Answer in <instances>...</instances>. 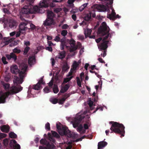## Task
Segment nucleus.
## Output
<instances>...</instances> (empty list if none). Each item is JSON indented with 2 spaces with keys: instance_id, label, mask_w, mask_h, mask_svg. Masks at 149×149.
<instances>
[{
  "instance_id": "1",
  "label": "nucleus",
  "mask_w": 149,
  "mask_h": 149,
  "mask_svg": "<svg viewBox=\"0 0 149 149\" xmlns=\"http://www.w3.org/2000/svg\"><path fill=\"white\" fill-rule=\"evenodd\" d=\"M13 81L14 85L10 88L9 91L3 93L0 96V103H4L6 102V98L10 95H13L19 92V77L15 76Z\"/></svg>"
},
{
  "instance_id": "2",
  "label": "nucleus",
  "mask_w": 149,
  "mask_h": 149,
  "mask_svg": "<svg viewBox=\"0 0 149 149\" xmlns=\"http://www.w3.org/2000/svg\"><path fill=\"white\" fill-rule=\"evenodd\" d=\"M109 124H112L110 128L111 132V133L114 132L116 134H118L120 135V137L124 136L125 133V127L122 123H117L116 122H109Z\"/></svg>"
},
{
  "instance_id": "3",
  "label": "nucleus",
  "mask_w": 149,
  "mask_h": 149,
  "mask_svg": "<svg viewBox=\"0 0 149 149\" xmlns=\"http://www.w3.org/2000/svg\"><path fill=\"white\" fill-rule=\"evenodd\" d=\"M28 68L27 62L24 61L20 64L19 61V92L23 89V87H21L20 84L22 83L24 81V79L26 75V72Z\"/></svg>"
},
{
  "instance_id": "4",
  "label": "nucleus",
  "mask_w": 149,
  "mask_h": 149,
  "mask_svg": "<svg viewBox=\"0 0 149 149\" xmlns=\"http://www.w3.org/2000/svg\"><path fill=\"white\" fill-rule=\"evenodd\" d=\"M29 3L28 5H25L22 9V14H28L29 13H35L39 11V8L38 6H33L32 5L34 1V0H27Z\"/></svg>"
},
{
  "instance_id": "5",
  "label": "nucleus",
  "mask_w": 149,
  "mask_h": 149,
  "mask_svg": "<svg viewBox=\"0 0 149 149\" xmlns=\"http://www.w3.org/2000/svg\"><path fill=\"white\" fill-rule=\"evenodd\" d=\"M19 18L22 22H20L19 24V36L20 35L21 33H24L27 29H34L36 28V26L33 24L28 23L27 21L23 17L22 15H21Z\"/></svg>"
},
{
  "instance_id": "6",
  "label": "nucleus",
  "mask_w": 149,
  "mask_h": 149,
  "mask_svg": "<svg viewBox=\"0 0 149 149\" xmlns=\"http://www.w3.org/2000/svg\"><path fill=\"white\" fill-rule=\"evenodd\" d=\"M109 31L110 29L108 26H107L106 22H103L98 29V32L99 34H101L102 36L106 35L104 37L102 41H106V40L109 36Z\"/></svg>"
},
{
  "instance_id": "7",
  "label": "nucleus",
  "mask_w": 149,
  "mask_h": 149,
  "mask_svg": "<svg viewBox=\"0 0 149 149\" xmlns=\"http://www.w3.org/2000/svg\"><path fill=\"white\" fill-rule=\"evenodd\" d=\"M85 118L84 114H81L80 113H78L76 115L75 118H74V120L73 124V126L74 127H78L77 130L78 132H81L83 128V126L82 124H80L81 120L83 118ZM79 125V126L78 125Z\"/></svg>"
},
{
  "instance_id": "8",
  "label": "nucleus",
  "mask_w": 149,
  "mask_h": 149,
  "mask_svg": "<svg viewBox=\"0 0 149 149\" xmlns=\"http://www.w3.org/2000/svg\"><path fill=\"white\" fill-rule=\"evenodd\" d=\"M55 17L54 13L51 11H48L47 12V18L44 22L43 24L45 26H53L56 22L54 19Z\"/></svg>"
},
{
  "instance_id": "9",
  "label": "nucleus",
  "mask_w": 149,
  "mask_h": 149,
  "mask_svg": "<svg viewBox=\"0 0 149 149\" xmlns=\"http://www.w3.org/2000/svg\"><path fill=\"white\" fill-rule=\"evenodd\" d=\"M56 127L58 129L59 134L61 135H65L68 137L74 138L75 135L72 134L71 131L69 130L68 128L66 126H62V127L60 125H56Z\"/></svg>"
},
{
  "instance_id": "10",
  "label": "nucleus",
  "mask_w": 149,
  "mask_h": 149,
  "mask_svg": "<svg viewBox=\"0 0 149 149\" xmlns=\"http://www.w3.org/2000/svg\"><path fill=\"white\" fill-rule=\"evenodd\" d=\"M44 84V83L42 79H41L38 81L36 84L33 85L32 87V86L30 85L29 87V90L28 91V93L31 92V89L32 88L37 90H39L40 89L41 86V84Z\"/></svg>"
},
{
  "instance_id": "11",
  "label": "nucleus",
  "mask_w": 149,
  "mask_h": 149,
  "mask_svg": "<svg viewBox=\"0 0 149 149\" xmlns=\"http://www.w3.org/2000/svg\"><path fill=\"white\" fill-rule=\"evenodd\" d=\"M69 43L71 45V48L69 49L70 53L73 52L75 50H77L78 48V46L76 45V41L73 38H71L69 41Z\"/></svg>"
},
{
  "instance_id": "12",
  "label": "nucleus",
  "mask_w": 149,
  "mask_h": 149,
  "mask_svg": "<svg viewBox=\"0 0 149 149\" xmlns=\"http://www.w3.org/2000/svg\"><path fill=\"white\" fill-rule=\"evenodd\" d=\"M95 8L100 12H105L107 10V7L102 4H96L94 6Z\"/></svg>"
},
{
  "instance_id": "13",
  "label": "nucleus",
  "mask_w": 149,
  "mask_h": 149,
  "mask_svg": "<svg viewBox=\"0 0 149 149\" xmlns=\"http://www.w3.org/2000/svg\"><path fill=\"white\" fill-rule=\"evenodd\" d=\"M5 56L8 60L12 59L14 61H15L17 59V56L13 52L11 53L10 54H6Z\"/></svg>"
},
{
  "instance_id": "14",
  "label": "nucleus",
  "mask_w": 149,
  "mask_h": 149,
  "mask_svg": "<svg viewBox=\"0 0 149 149\" xmlns=\"http://www.w3.org/2000/svg\"><path fill=\"white\" fill-rule=\"evenodd\" d=\"M103 42L102 43L100 46H99V48L100 50H105L107 48L108 46V44L109 41H102Z\"/></svg>"
},
{
  "instance_id": "15",
  "label": "nucleus",
  "mask_w": 149,
  "mask_h": 149,
  "mask_svg": "<svg viewBox=\"0 0 149 149\" xmlns=\"http://www.w3.org/2000/svg\"><path fill=\"white\" fill-rule=\"evenodd\" d=\"M9 144L10 146L13 147L14 149H19V144L17 143L15 140L13 139L11 140Z\"/></svg>"
},
{
  "instance_id": "16",
  "label": "nucleus",
  "mask_w": 149,
  "mask_h": 149,
  "mask_svg": "<svg viewBox=\"0 0 149 149\" xmlns=\"http://www.w3.org/2000/svg\"><path fill=\"white\" fill-rule=\"evenodd\" d=\"M10 70L13 74H17L19 73V69L17 65H14L12 66L10 68Z\"/></svg>"
},
{
  "instance_id": "17",
  "label": "nucleus",
  "mask_w": 149,
  "mask_h": 149,
  "mask_svg": "<svg viewBox=\"0 0 149 149\" xmlns=\"http://www.w3.org/2000/svg\"><path fill=\"white\" fill-rule=\"evenodd\" d=\"M66 56V52L65 51H61L58 54L56 57V59L57 58H60L63 60Z\"/></svg>"
},
{
  "instance_id": "18",
  "label": "nucleus",
  "mask_w": 149,
  "mask_h": 149,
  "mask_svg": "<svg viewBox=\"0 0 149 149\" xmlns=\"http://www.w3.org/2000/svg\"><path fill=\"white\" fill-rule=\"evenodd\" d=\"M49 1V0H43L41 3H39V5L41 7H47L48 6Z\"/></svg>"
},
{
  "instance_id": "19",
  "label": "nucleus",
  "mask_w": 149,
  "mask_h": 149,
  "mask_svg": "<svg viewBox=\"0 0 149 149\" xmlns=\"http://www.w3.org/2000/svg\"><path fill=\"white\" fill-rule=\"evenodd\" d=\"M91 32L92 30L90 29L86 28L84 29V33L86 38H87L88 36L90 38Z\"/></svg>"
},
{
  "instance_id": "20",
  "label": "nucleus",
  "mask_w": 149,
  "mask_h": 149,
  "mask_svg": "<svg viewBox=\"0 0 149 149\" xmlns=\"http://www.w3.org/2000/svg\"><path fill=\"white\" fill-rule=\"evenodd\" d=\"M0 128L2 132L7 133L9 131L10 127L9 126L3 125L0 127Z\"/></svg>"
},
{
  "instance_id": "21",
  "label": "nucleus",
  "mask_w": 149,
  "mask_h": 149,
  "mask_svg": "<svg viewBox=\"0 0 149 149\" xmlns=\"http://www.w3.org/2000/svg\"><path fill=\"white\" fill-rule=\"evenodd\" d=\"M116 16V13L115 12L113 9L112 10V12L111 14H109L107 16V18H109L111 19L114 20L115 19Z\"/></svg>"
},
{
  "instance_id": "22",
  "label": "nucleus",
  "mask_w": 149,
  "mask_h": 149,
  "mask_svg": "<svg viewBox=\"0 0 149 149\" xmlns=\"http://www.w3.org/2000/svg\"><path fill=\"white\" fill-rule=\"evenodd\" d=\"M107 144V142L105 141L99 142L98 144V149H101Z\"/></svg>"
},
{
  "instance_id": "23",
  "label": "nucleus",
  "mask_w": 149,
  "mask_h": 149,
  "mask_svg": "<svg viewBox=\"0 0 149 149\" xmlns=\"http://www.w3.org/2000/svg\"><path fill=\"white\" fill-rule=\"evenodd\" d=\"M17 23L16 21L13 20L11 19L9 23V26L11 28H16Z\"/></svg>"
},
{
  "instance_id": "24",
  "label": "nucleus",
  "mask_w": 149,
  "mask_h": 149,
  "mask_svg": "<svg viewBox=\"0 0 149 149\" xmlns=\"http://www.w3.org/2000/svg\"><path fill=\"white\" fill-rule=\"evenodd\" d=\"M36 61V59L35 56H29L28 58V62L30 65H32L34 63V62Z\"/></svg>"
},
{
  "instance_id": "25",
  "label": "nucleus",
  "mask_w": 149,
  "mask_h": 149,
  "mask_svg": "<svg viewBox=\"0 0 149 149\" xmlns=\"http://www.w3.org/2000/svg\"><path fill=\"white\" fill-rule=\"evenodd\" d=\"M70 67L69 66L67 63H64V65H63L62 68V72H65V71H67Z\"/></svg>"
},
{
  "instance_id": "26",
  "label": "nucleus",
  "mask_w": 149,
  "mask_h": 149,
  "mask_svg": "<svg viewBox=\"0 0 149 149\" xmlns=\"http://www.w3.org/2000/svg\"><path fill=\"white\" fill-rule=\"evenodd\" d=\"M79 66V63L77 62V61H74L72 65V68L71 69L73 70H76L77 67Z\"/></svg>"
},
{
  "instance_id": "27",
  "label": "nucleus",
  "mask_w": 149,
  "mask_h": 149,
  "mask_svg": "<svg viewBox=\"0 0 149 149\" xmlns=\"http://www.w3.org/2000/svg\"><path fill=\"white\" fill-rule=\"evenodd\" d=\"M53 91L54 93H57L59 91L57 85H54V86L53 88Z\"/></svg>"
},
{
  "instance_id": "28",
  "label": "nucleus",
  "mask_w": 149,
  "mask_h": 149,
  "mask_svg": "<svg viewBox=\"0 0 149 149\" xmlns=\"http://www.w3.org/2000/svg\"><path fill=\"white\" fill-rule=\"evenodd\" d=\"M30 47H26L23 51V54L24 55H26L29 50L30 49Z\"/></svg>"
},
{
  "instance_id": "29",
  "label": "nucleus",
  "mask_w": 149,
  "mask_h": 149,
  "mask_svg": "<svg viewBox=\"0 0 149 149\" xmlns=\"http://www.w3.org/2000/svg\"><path fill=\"white\" fill-rule=\"evenodd\" d=\"M9 136L11 138H15L17 136V135L12 132H11L9 133Z\"/></svg>"
},
{
  "instance_id": "30",
  "label": "nucleus",
  "mask_w": 149,
  "mask_h": 149,
  "mask_svg": "<svg viewBox=\"0 0 149 149\" xmlns=\"http://www.w3.org/2000/svg\"><path fill=\"white\" fill-rule=\"evenodd\" d=\"M87 3H85L84 4H83V5H81V6L79 8V10L80 11H81V12L82 11V10H84V8H85V7L87 6Z\"/></svg>"
},
{
  "instance_id": "31",
  "label": "nucleus",
  "mask_w": 149,
  "mask_h": 149,
  "mask_svg": "<svg viewBox=\"0 0 149 149\" xmlns=\"http://www.w3.org/2000/svg\"><path fill=\"white\" fill-rule=\"evenodd\" d=\"M52 134V136L54 137H56L57 138H59V137L60 136L56 132H55V131H53L52 130L51 131Z\"/></svg>"
},
{
  "instance_id": "32",
  "label": "nucleus",
  "mask_w": 149,
  "mask_h": 149,
  "mask_svg": "<svg viewBox=\"0 0 149 149\" xmlns=\"http://www.w3.org/2000/svg\"><path fill=\"white\" fill-rule=\"evenodd\" d=\"M50 101L53 104H56L58 102V100L56 98H53L50 99Z\"/></svg>"
},
{
  "instance_id": "33",
  "label": "nucleus",
  "mask_w": 149,
  "mask_h": 149,
  "mask_svg": "<svg viewBox=\"0 0 149 149\" xmlns=\"http://www.w3.org/2000/svg\"><path fill=\"white\" fill-rule=\"evenodd\" d=\"M91 18V12L89 14H88L84 18V19L86 20H89Z\"/></svg>"
},
{
  "instance_id": "34",
  "label": "nucleus",
  "mask_w": 149,
  "mask_h": 149,
  "mask_svg": "<svg viewBox=\"0 0 149 149\" xmlns=\"http://www.w3.org/2000/svg\"><path fill=\"white\" fill-rule=\"evenodd\" d=\"M3 86L5 90L7 91L9 89L10 84H8L5 83L3 84Z\"/></svg>"
},
{
  "instance_id": "35",
  "label": "nucleus",
  "mask_w": 149,
  "mask_h": 149,
  "mask_svg": "<svg viewBox=\"0 0 149 149\" xmlns=\"http://www.w3.org/2000/svg\"><path fill=\"white\" fill-rule=\"evenodd\" d=\"M65 46L67 47L68 46H66V42H61L60 48L61 50H64Z\"/></svg>"
},
{
  "instance_id": "36",
  "label": "nucleus",
  "mask_w": 149,
  "mask_h": 149,
  "mask_svg": "<svg viewBox=\"0 0 149 149\" xmlns=\"http://www.w3.org/2000/svg\"><path fill=\"white\" fill-rule=\"evenodd\" d=\"M76 79L77 85L79 86V87H81V82L80 78L79 77H76Z\"/></svg>"
},
{
  "instance_id": "37",
  "label": "nucleus",
  "mask_w": 149,
  "mask_h": 149,
  "mask_svg": "<svg viewBox=\"0 0 149 149\" xmlns=\"http://www.w3.org/2000/svg\"><path fill=\"white\" fill-rule=\"evenodd\" d=\"M8 39L9 38L5 37L4 38L3 40H4V41L3 42V43H4L5 45H7L10 42L8 40Z\"/></svg>"
},
{
  "instance_id": "38",
  "label": "nucleus",
  "mask_w": 149,
  "mask_h": 149,
  "mask_svg": "<svg viewBox=\"0 0 149 149\" xmlns=\"http://www.w3.org/2000/svg\"><path fill=\"white\" fill-rule=\"evenodd\" d=\"M68 33V32L67 30H63L61 31V35L65 37V36L67 35Z\"/></svg>"
},
{
  "instance_id": "39",
  "label": "nucleus",
  "mask_w": 149,
  "mask_h": 149,
  "mask_svg": "<svg viewBox=\"0 0 149 149\" xmlns=\"http://www.w3.org/2000/svg\"><path fill=\"white\" fill-rule=\"evenodd\" d=\"M48 135H49L50 138V141H52L53 143H55L56 141V140H55V139L53 137V136H52V135L50 133H48Z\"/></svg>"
},
{
  "instance_id": "40",
  "label": "nucleus",
  "mask_w": 149,
  "mask_h": 149,
  "mask_svg": "<svg viewBox=\"0 0 149 149\" xmlns=\"http://www.w3.org/2000/svg\"><path fill=\"white\" fill-rule=\"evenodd\" d=\"M66 99V98L63 97L61 98V99H60L58 103H59V104H63L65 101Z\"/></svg>"
},
{
  "instance_id": "41",
  "label": "nucleus",
  "mask_w": 149,
  "mask_h": 149,
  "mask_svg": "<svg viewBox=\"0 0 149 149\" xmlns=\"http://www.w3.org/2000/svg\"><path fill=\"white\" fill-rule=\"evenodd\" d=\"M3 11L5 14H10L11 13L10 11L8 10V9L7 8H3Z\"/></svg>"
},
{
  "instance_id": "42",
  "label": "nucleus",
  "mask_w": 149,
  "mask_h": 149,
  "mask_svg": "<svg viewBox=\"0 0 149 149\" xmlns=\"http://www.w3.org/2000/svg\"><path fill=\"white\" fill-rule=\"evenodd\" d=\"M43 90L44 91V92L45 93H49L50 92V88H49L48 87H46L44 88Z\"/></svg>"
},
{
  "instance_id": "43",
  "label": "nucleus",
  "mask_w": 149,
  "mask_h": 149,
  "mask_svg": "<svg viewBox=\"0 0 149 149\" xmlns=\"http://www.w3.org/2000/svg\"><path fill=\"white\" fill-rule=\"evenodd\" d=\"M69 87H70V84H68H68H66L64 86V92H66V91H67V90H68V88H69Z\"/></svg>"
},
{
  "instance_id": "44",
  "label": "nucleus",
  "mask_w": 149,
  "mask_h": 149,
  "mask_svg": "<svg viewBox=\"0 0 149 149\" xmlns=\"http://www.w3.org/2000/svg\"><path fill=\"white\" fill-rule=\"evenodd\" d=\"M88 104L89 105V106L90 107L91 109V110H92L93 109V101H92L91 100L88 103Z\"/></svg>"
},
{
  "instance_id": "45",
  "label": "nucleus",
  "mask_w": 149,
  "mask_h": 149,
  "mask_svg": "<svg viewBox=\"0 0 149 149\" xmlns=\"http://www.w3.org/2000/svg\"><path fill=\"white\" fill-rule=\"evenodd\" d=\"M72 77H68V78H65L64 80L63 83H67L69 81H70Z\"/></svg>"
},
{
  "instance_id": "46",
  "label": "nucleus",
  "mask_w": 149,
  "mask_h": 149,
  "mask_svg": "<svg viewBox=\"0 0 149 149\" xmlns=\"http://www.w3.org/2000/svg\"><path fill=\"white\" fill-rule=\"evenodd\" d=\"M6 58L4 56H3L1 58L2 61L4 64H6L8 63V62L6 61Z\"/></svg>"
},
{
  "instance_id": "47",
  "label": "nucleus",
  "mask_w": 149,
  "mask_h": 149,
  "mask_svg": "<svg viewBox=\"0 0 149 149\" xmlns=\"http://www.w3.org/2000/svg\"><path fill=\"white\" fill-rule=\"evenodd\" d=\"M60 35L56 36L54 38V40L56 42H60L61 38L59 36Z\"/></svg>"
},
{
  "instance_id": "48",
  "label": "nucleus",
  "mask_w": 149,
  "mask_h": 149,
  "mask_svg": "<svg viewBox=\"0 0 149 149\" xmlns=\"http://www.w3.org/2000/svg\"><path fill=\"white\" fill-rule=\"evenodd\" d=\"M45 128L46 129L49 130L50 129V124L49 123H47L45 125Z\"/></svg>"
},
{
  "instance_id": "49",
  "label": "nucleus",
  "mask_w": 149,
  "mask_h": 149,
  "mask_svg": "<svg viewBox=\"0 0 149 149\" xmlns=\"http://www.w3.org/2000/svg\"><path fill=\"white\" fill-rule=\"evenodd\" d=\"M106 52H107V49L104 50V52H103V53L102 52V53L100 54V55H99V56H101V55H102L103 57H105V56H106V55H107Z\"/></svg>"
},
{
  "instance_id": "50",
  "label": "nucleus",
  "mask_w": 149,
  "mask_h": 149,
  "mask_svg": "<svg viewBox=\"0 0 149 149\" xmlns=\"http://www.w3.org/2000/svg\"><path fill=\"white\" fill-rule=\"evenodd\" d=\"M98 61L101 63H105V62L103 60L102 58H101V57H99L98 58Z\"/></svg>"
},
{
  "instance_id": "51",
  "label": "nucleus",
  "mask_w": 149,
  "mask_h": 149,
  "mask_svg": "<svg viewBox=\"0 0 149 149\" xmlns=\"http://www.w3.org/2000/svg\"><path fill=\"white\" fill-rule=\"evenodd\" d=\"M78 37L79 39L81 40H83L84 39V36L83 35H79L78 36Z\"/></svg>"
},
{
  "instance_id": "52",
  "label": "nucleus",
  "mask_w": 149,
  "mask_h": 149,
  "mask_svg": "<svg viewBox=\"0 0 149 149\" xmlns=\"http://www.w3.org/2000/svg\"><path fill=\"white\" fill-rule=\"evenodd\" d=\"M53 84V81L52 79L49 83V87H52Z\"/></svg>"
},
{
  "instance_id": "53",
  "label": "nucleus",
  "mask_w": 149,
  "mask_h": 149,
  "mask_svg": "<svg viewBox=\"0 0 149 149\" xmlns=\"http://www.w3.org/2000/svg\"><path fill=\"white\" fill-rule=\"evenodd\" d=\"M105 1H108L107 3L109 5H111L112 4L113 2V0H105Z\"/></svg>"
},
{
  "instance_id": "54",
  "label": "nucleus",
  "mask_w": 149,
  "mask_h": 149,
  "mask_svg": "<svg viewBox=\"0 0 149 149\" xmlns=\"http://www.w3.org/2000/svg\"><path fill=\"white\" fill-rule=\"evenodd\" d=\"M46 49L48 50V51H49L51 52L53 50V49L52 47H50V46H49V47H46Z\"/></svg>"
},
{
  "instance_id": "55",
  "label": "nucleus",
  "mask_w": 149,
  "mask_h": 149,
  "mask_svg": "<svg viewBox=\"0 0 149 149\" xmlns=\"http://www.w3.org/2000/svg\"><path fill=\"white\" fill-rule=\"evenodd\" d=\"M68 26V25H67V24H64L63 25H62V28L63 29H67Z\"/></svg>"
},
{
  "instance_id": "56",
  "label": "nucleus",
  "mask_w": 149,
  "mask_h": 149,
  "mask_svg": "<svg viewBox=\"0 0 149 149\" xmlns=\"http://www.w3.org/2000/svg\"><path fill=\"white\" fill-rule=\"evenodd\" d=\"M66 38L63 37L62 38H61L60 42H66Z\"/></svg>"
},
{
  "instance_id": "57",
  "label": "nucleus",
  "mask_w": 149,
  "mask_h": 149,
  "mask_svg": "<svg viewBox=\"0 0 149 149\" xmlns=\"http://www.w3.org/2000/svg\"><path fill=\"white\" fill-rule=\"evenodd\" d=\"M46 141L44 139H41L40 141V143L41 144H45Z\"/></svg>"
},
{
  "instance_id": "58",
  "label": "nucleus",
  "mask_w": 149,
  "mask_h": 149,
  "mask_svg": "<svg viewBox=\"0 0 149 149\" xmlns=\"http://www.w3.org/2000/svg\"><path fill=\"white\" fill-rule=\"evenodd\" d=\"M3 142L5 145L8 144V140L6 139H5L3 140Z\"/></svg>"
},
{
  "instance_id": "59",
  "label": "nucleus",
  "mask_w": 149,
  "mask_h": 149,
  "mask_svg": "<svg viewBox=\"0 0 149 149\" xmlns=\"http://www.w3.org/2000/svg\"><path fill=\"white\" fill-rule=\"evenodd\" d=\"M91 16H92L93 18H95L96 16L95 13V11H91Z\"/></svg>"
},
{
  "instance_id": "60",
  "label": "nucleus",
  "mask_w": 149,
  "mask_h": 149,
  "mask_svg": "<svg viewBox=\"0 0 149 149\" xmlns=\"http://www.w3.org/2000/svg\"><path fill=\"white\" fill-rule=\"evenodd\" d=\"M39 149H49V148H47V146H39Z\"/></svg>"
},
{
  "instance_id": "61",
  "label": "nucleus",
  "mask_w": 149,
  "mask_h": 149,
  "mask_svg": "<svg viewBox=\"0 0 149 149\" xmlns=\"http://www.w3.org/2000/svg\"><path fill=\"white\" fill-rule=\"evenodd\" d=\"M75 0H68V4H71L75 1Z\"/></svg>"
},
{
  "instance_id": "62",
  "label": "nucleus",
  "mask_w": 149,
  "mask_h": 149,
  "mask_svg": "<svg viewBox=\"0 0 149 149\" xmlns=\"http://www.w3.org/2000/svg\"><path fill=\"white\" fill-rule=\"evenodd\" d=\"M72 18L74 20H76L77 19V16L75 14H73L72 16Z\"/></svg>"
},
{
  "instance_id": "63",
  "label": "nucleus",
  "mask_w": 149,
  "mask_h": 149,
  "mask_svg": "<svg viewBox=\"0 0 149 149\" xmlns=\"http://www.w3.org/2000/svg\"><path fill=\"white\" fill-rule=\"evenodd\" d=\"M13 52L14 53H19V49H17V48H15L13 50Z\"/></svg>"
},
{
  "instance_id": "64",
  "label": "nucleus",
  "mask_w": 149,
  "mask_h": 149,
  "mask_svg": "<svg viewBox=\"0 0 149 149\" xmlns=\"http://www.w3.org/2000/svg\"><path fill=\"white\" fill-rule=\"evenodd\" d=\"M24 45H26V46H28V45H30V43L29 41H24Z\"/></svg>"
}]
</instances>
